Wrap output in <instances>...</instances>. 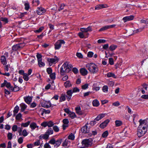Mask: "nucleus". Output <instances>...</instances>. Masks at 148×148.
<instances>
[{
  "instance_id": "obj_1",
  "label": "nucleus",
  "mask_w": 148,
  "mask_h": 148,
  "mask_svg": "<svg viewBox=\"0 0 148 148\" xmlns=\"http://www.w3.org/2000/svg\"><path fill=\"white\" fill-rule=\"evenodd\" d=\"M72 67V66L69 64V62H65L61 68V75H64L66 73L69 72L71 70Z\"/></svg>"
},
{
  "instance_id": "obj_2",
  "label": "nucleus",
  "mask_w": 148,
  "mask_h": 148,
  "mask_svg": "<svg viewBox=\"0 0 148 148\" xmlns=\"http://www.w3.org/2000/svg\"><path fill=\"white\" fill-rule=\"evenodd\" d=\"M86 67L92 73H97L98 71V68L97 65L93 63L87 64Z\"/></svg>"
},
{
  "instance_id": "obj_3",
  "label": "nucleus",
  "mask_w": 148,
  "mask_h": 148,
  "mask_svg": "<svg viewBox=\"0 0 148 148\" xmlns=\"http://www.w3.org/2000/svg\"><path fill=\"white\" fill-rule=\"evenodd\" d=\"M92 140L91 138L86 139L83 140L82 142V148L90 147L92 144Z\"/></svg>"
},
{
  "instance_id": "obj_4",
  "label": "nucleus",
  "mask_w": 148,
  "mask_h": 148,
  "mask_svg": "<svg viewBox=\"0 0 148 148\" xmlns=\"http://www.w3.org/2000/svg\"><path fill=\"white\" fill-rule=\"evenodd\" d=\"M140 125L138 126L139 128L143 129H147V121L145 120L140 119L139 120Z\"/></svg>"
},
{
  "instance_id": "obj_5",
  "label": "nucleus",
  "mask_w": 148,
  "mask_h": 148,
  "mask_svg": "<svg viewBox=\"0 0 148 148\" xmlns=\"http://www.w3.org/2000/svg\"><path fill=\"white\" fill-rule=\"evenodd\" d=\"M25 44L24 43H20L13 45L12 47V49L13 50L16 51L19 50L22 48Z\"/></svg>"
},
{
  "instance_id": "obj_6",
  "label": "nucleus",
  "mask_w": 148,
  "mask_h": 148,
  "mask_svg": "<svg viewBox=\"0 0 148 148\" xmlns=\"http://www.w3.org/2000/svg\"><path fill=\"white\" fill-rule=\"evenodd\" d=\"M147 131V129H143L138 127L137 134L138 137H140L143 136Z\"/></svg>"
},
{
  "instance_id": "obj_7",
  "label": "nucleus",
  "mask_w": 148,
  "mask_h": 148,
  "mask_svg": "<svg viewBox=\"0 0 148 148\" xmlns=\"http://www.w3.org/2000/svg\"><path fill=\"white\" fill-rule=\"evenodd\" d=\"M65 42L62 40H58L55 44V49H59L61 46V45L64 44Z\"/></svg>"
},
{
  "instance_id": "obj_8",
  "label": "nucleus",
  "mask_w": 148,
  "mask_h": 148,
  "mask_svg": "<svg viewBox=\"0 0 148 148\" xmlns=\"http://www.w3.org/2000/svg\"><path fill=\"white\" fill-rule=\"evenodd\" d=\"M47 60L49 62V64L52 65V64H56L58 62V59L56 56H55L53 58H48Z\"/></svg>"
},
{
  "instance_id": "obj_9",
  "label": "nucleus",
  "mask_w": 148,
  "mask_h": 148,
  "mask_svg": "<svg viewBox=\"0 0 148 148\" xmlns=\"http://www.w3.org/2000/svg\"><path fill=\"white\" fill-rule=\"evenodd\" d=\"M8 56V53L7 52H5L4 55L2 56L1 58V62L3 64H7L6 60V58H7Z\"/></svg>"
},
{
  "instance_id": "obj_10",
  "label": "nucleus",
  "mask_w": 148,
  "mask_h": 148,
  "mask_svg": "<svg viewBox=\"0 0 148 148\" xmlns=\"http://www.w3.org/2000/svg\"><path fill=\"white\" fill-rule=\"evenodd\" d=\"M5 86L7 88L12 89L13 87L11 86V84L10 83L8 82L6 80H4L3 83H2L1 87H3Z\"/></svg>"
},
{
  "instance_id": "obj_11",
  "label": "nucleus",
  "mask_w": 148,
  "mask_h": 148,
  "mask_svg": "<svg viewBox=\"0 0 148 148\" xmlns=\"http://www.w3.org/2000/svg\"><path fill=\"white\" fill-rule=\"evenodd\" d=\"M90 127L86 125L83 127L81 129V131L84 134H87L89 133L90 131Z\"/></svg>"
},
{
  "instance_id": "obj_12",
  "label": "nucleus",
  "mask_w": 148,
  "mask_h": 148,
  "mask_svg": "<svg viewBox=\"0 0 148 148\" xmlns=\"http://www.w3.org/2000/svg\"><path fill=\"white\" fill-rule=\"evenodd\" d=\"M42 105L43 107L46 108H48L51 106L50 102L47 101H43Z\"/></svg>"
},
{
  "instance_id": "obj_13",
  "label": "nucleus",
  "mask_w": 148,
  "mask_h": 148,
  "mask_svg": "<svg viewBox=\"0 0 148 148\" xmlns=\"http://www.w3.org/2000/svg\"><path fill=\"white\" fill-rule=\"evenodd\" d=\"M134 16L133 15H130L129 16H127L123 17V20L124 21V23L127 21H130L133 19Z\"/></svg>"
},
{
  "instance_id": "obj_14",
  "label": "nucleus",
  "mask_w": 148,
  "mask_h": 148,
  "mask_svg": "<svg viewBox=\"0 0 148 148\" xmlns=\"http://www.w3.org/2000/svg\"><path fill=\"white\" fill-rule=\"evenodd\" d=\"M109 122L110 121L108 119L106 120L100 124L99 126L102 129L104 128L107 126Z\"/></svg>"
},
{
  "instance_id": "obj_15",
  "label": "nucleus",
  "mask_w": 148,
  "mask_h": 148,
  "mask_svg": "<svg viewBox=\"0 0 148 148\" xmlns=\"http://www.w3.org/2000/svg\"><path fill=\"white\" fill-rule=\"evenodd\" d=\"M36 11L38 14L41 15L42 13L45 12L46 10L42 8H38Z\"/></svg>"
},
{
  "instance_id": "obj_16",
  "label": "nucleus",
  "mask_w": 148,
  "mask_h": 148,
  "mask_svg": "<svg viewBox=\"0 0 148 148\" xmlns=\"http://www.w3.org/2000/svg\"><path fill=\"white\" fill-rule=\"evenodd\" d=\"M80 29L82 32H87L92 30V28L90 26H89L87 28H82Z\"/></svg>"
},
{
  "instance_id": "obj_17",
  "label": "nucleus",
  "mask_w": 148,
  "mask_h": 148,
  "mask_svg": "<svg viewBox=\"0 0 148 148\" xmlns=\"http://www.w3.org/2000/svg\"><path fill=\"white\" fill-rule=\"evenodd\" d=\"M73 93L72 90H70L67 92V95L66 96V97L68 101H69L71 99Z\"/></svg>"
},
{
  "instance_id": "obj_18",
  "label": "nucleus",
  "mask_w": 148,
  "mask_h": 148,
  "mask_svg": "<svg viewBox=\"0 0 148 148\" xmlns=\"http://www.w3.org/2000/svg\"><path fill=\"white\" fill-rule=\"evenodd\" d=\"M24 99L26 103L27 104H29L32 101V97L31 96H27L24 97Z\"/></svg>"
},
{
  "instance_id": "obj_19",
  "label": "nucleus",
  "mask_w": 148,
  "mask_h": 148,
  "mask_svg": "<svg viewBox=\"0 0 148 148\" xmlns=\"http://www.w3.org/2000/svg\"><path fill=\"white\" fill-rule=\"evenodd\" d=\"M105 116V114H101L98 115L96 118H95L93 121V123L96 122L97 121H98L102 119Z\"/></svg>"
},
{
  "instance_id": "obj_20",
  "label": "nucleus",
  "mask_w": 148,
  "mask_h": 148,
  "mask_svg": "<svg viewBox=\"0 0 148 148\" xmlns=\"http://www.w3.org/2000/svg\"><path fill=\"white\" fill-rule=\"evenodd\" d=\"M76 112L78 114L82 115L84 113V112L81 110L80 108L79 107H77L75 108Z\"/></svg>"
},
{
  "instance_id": "obj_21",
  "label": "nucleus",
  "mask_w": 148,
  "mask_h": 148,
  "mask_svg": "<svg viewBox=\"0 0 148 148\" xmlns=\"http://www.w3.org/2000/svg\"><path fill=\"white\" fill-rule=\"evenodd\" d=\"M80 71L81 74L84 76L86 75L88 73V71L87 70L84 68L81 69Z\"/></svg>"
},
{
  "instance_id": "obj_22",
  "label": "nucleus",
  "mask_w": 148,
  "mask_h": 148,
  "mask_svg": "<svg viewBox=\"0 0 148 148\" xmlns=\"http://www.w3.org/2000/svg\"><path fill=\"white\" fill-rule=\"evenodd\" d=\"M105 5L107 6L106 5H105L103 4H100L97 5L95 6V9L96 10H99L102 8H105L106 7V6Z\"/></svg>"
},
{
  "instance_id": "obj_23",
  "label": "nucleus",
  "mask_w": 148,
  "mask_h": 148,
  "mask_svg": "<svg viewBox=\"0 0 148 148\" xmlns=\"http://www.w3.org/2000/svg\"><path fill=\"white\" fill-rule=\"evenodd\" d=\"M30 127L32 130H33L36 128H38V126H37L36 124L35 123L33 122L31 123L30 125Z\"/></svg>"
},
{
  "instance_id": "obj_24",
  "label": "nucleus",
  "mask_w": 148,
  "mask_h": 148,
  "mask_svg": "<svg viewBox=\"0 0 148 148\" xmlns=\"http://www.w3.org/2000/svg\"><path fill=\"white\" fill-rule=\"evenodd\" d=\"M3 68L4 71L5 72H8L9 70V69L10 68V64H3Z\"/></svg>"
},
{
  "instance_id": "obj_25",
  "label": "nucleus",
  "mask_w": 148,
  "mask_h": 148,
  "mask_svg": "<svg viewBox=\"0 0 148 148\" xmlns=\"http://www.w3.org/2000/svg\"><path fill=\"white\" fill-rule=\"evenodd\" d=\"M49 135L46 132L44 134H42L39 136V138L40 139L43 138L45 139H47L48 138Z\"/></svg>"
},
{
  "instance_id": "obj_26",
  "label": "nucleus",
  "mask_w": 148,
  "mask_h": 148,
  "mask_svg": "<svg viewBox=\"0 0 148 148\" xmlns=\"http://www.w3.org/2000/svg\"><path fill=\"white\" fill-rule=\"evenodd\" d=\"M20 106L21 107V111L22 112L24 111L27 107V106L24 103L20 104Z\"/></svg>"
},
{
  "instance_id": "obj_27",
  "label": "nucleus",
  "mask_w": 148,
  "mask_h": 148,
  "mask_svg": "<svg viewBox=\"0 0 148 148\" xmlns=\"http://www.w3.org/2000/svg\"><path fill=\"white\" fill-rule=\"evenodd\" d=\"M92 103L93 105L94 106L97 107L99 105V102L97 99H95L93 100Z\"/></svg>"
},
{
  "instance_id": "obj_28",
  "label": "nucleus",
  "mask_w": 148,
  "mask_h": 148,
  "mask_svg": "<svg viewBox=\"0 0 148 148\" xmlns=\"http://www.w3.org/2000/svg\"><path fill=\"white\" fill-rule=\"evenodd\" d=\"M64 86L66 88H67L71 87L72 84L69 81H67L64 83Z\"/></svg>"
},
{
  "instance_id": "obj_29",
  "label": "nucleus",
  "mask_w": 148,
  "mask_h": 148,
  "mask_svg": "<svg viewBox=\"0 0 148 148\" xmlns=\"http://www.w3.org/2000/svg\"><path fill=\"white\" fill-rule=\"evenodd\" d=\"M115 125L116 127H119L121 126L123 124L122 122L120 120H116L115 122Z\"/></svg>"
},
{
  "instance_id": "obj_30",
  "label": "nucleus",
  "mask_w": 148,
  "mask_h": 148,
  "mask_svg": "<svg viewBox=\"0 0 148 148\" xmlns=\"http://www.w3.org/2000/svg\"><path fill=\"white\" fill-rule=\"evenodd\" d=\"M30 123V122L29 121L25 123H22L21 124V126L25 127H27L29 125Z\"/></svg>"
},
{
  "instance_id": "obj_31",
  "label": "nucleus",
  "mask_w": 148,
  "mask_h": 148,
  "mask_svg": "<svg viewBox=\"0 0 148 148\" xmlns=\"http://www.w3.org/2000/svg\"><path fill=\"white\" fill-rule=\"evenodd\" d=\"M107 76L108 77H112L114 78H116V76H115L114 73L111 72L107 74Z\"/></svg>"
},
{
  "instance_id": "obj_32",
  "label": "nucleus",
  "mask_w": 148,
  "mask_h": 148,
  "mask_svg": "<svg viewBox=\"0 0 148 148\" xmlns=\"http://www.w3.org/2000/svg\"><path fill=\"white\" fill-rule=\"evenodd\" d=\"M117 47V46L116 45H112L110 47L109 49L111 51H113L115 50Z\"/></svg>"
},
{
  "instance_id": "obj_33",
  "label": "nucleus",
  "mask_w": 148,
  "mask_h": 148,
  "mask_svg": "<svg viewBox=\"0 0 148 148\" xmlns=\"http://www.w3.org/2000/svg\"><path fill=\"white\" fill-rule=\"evenodd\" d=\"M69 116L72 119H73L76 117V115L75 113L73 112H71L69 114Z\"/></svg>"
},
{
  "instance_id": "obj_34",
  "label": "nucleus",
  "mask_w": 148,
  "mask_h": 148,
  "mask_svg": "<svg viewBox=\"0 0 148 148\" xmlns=\"http://www.w3.org/2000/svg\"><path fill=\"white\" fill-rule=\"evenodd\" d=\"M108 88L107 86L105 85L102 88V90L105 92H107L108 91Z\"/></svg>"
},
{
  "instance_id": "obj_35",
  "label": "nucleus",
  "mask_w": 148,
  "mask_h": 148,
  "mask_svg": "<svg viewBox=\"0 0 148 148\" xmlns=\"http://www.w3.org/2000/svg\"><path fill=\"white\" fill-rule=\"evenodd\" d=\"M62 139H60L56 141L55 144H56V145L57 147L59 146L60 145L62 142Z\"/></svg>"
},
{
  "instance_id": "obj_36",
  "label": "nucleus",
  "mask_w": 148,
  "mask_h": 148,
  "mask_svg": "<svg viewBox=\"0 0 148 148\" xmlns=\"http://www.w3.org/2000/svg\"><path fill=\"white\" fill-rule=\"evenodd\" d=\"M46 133L49 135L52 134H53V131L51 128H50L47 130Z\"/></svg>"
},
{
  "instance_id": "obj_37",
  "label": "nucleus",
  "mask_w": 148,
  "mask_h": 148,
  "mask_svg": "<svg viewBox=\"0 0 148 148\" xmlns=\"http://www.w3.org/2000/svg\"><path fill=\"white\" fill-rule=\"evenodd\" d=\"M68 138L71 140H73L75 138V136L73 134L71 133L68 136Z\"/></svg>"
},
{
  "instance_id": "obj_38",
  "label": "nucleus",
  "mask_w": 148,
  "mask_h": 148,
  "mask_svg": "<svg viewBox=\"0 0 148 148\" xmlns=\"http://www.w3.org/2000/svg\"><path fill=\"white\" fill-rule=\"evenodd\" d=\"M38 63L39 66L40 67L44 66L45 65V63L42 62V60L38 61Z\"/></svg>"
},
{
  "instance_id": "obj_39",
  "label": "nucleus",
  "mask_w": 148,
  "mask_h": 148,
  "mask_svg": "<svg viewBox=\"0 0 148 148\" xmlns=\"http://www.w3.org/2000/svg\"><path fill=\"white\" fill-rule=\"evenodd\" d=\"M109 27L108 25H106L101 28L99 30V31L105 30L108 29H109Z\"/></svg>"
},
{
  "instance_id": "obj_40",
  "label": "nucleus",
  "mask_w": 148,
  "mask_h": 148,
  "mask_svg": "<svg viewBox=\"0 0 148 148\" xmlns=\"http://www.w3.org/2000/svg\"><path fill=\"white\" fill-rule=\"evenodd\" d=\"M108 134V131L104 132L102 134V136L103 138H106Z\"/></svg>"
},
{
  "instance_id": "obj_41",
  "label": "nucleus",
  "mask_w": 148,
  "mask_h": 148,
  "mask_svg": "<svg viewBox=\"0 0 148 148\" xmlns=\"http://www.w3.org/2000/svg\"><path fill=\"white\" fill-rule=\"evenodd\" d=\"M19 110V108L18 106H16L14 108V110L13 111V112L15 114H16L18 113V110Z\"/></svg>"
},
{
  "instance_id": "obj_42",
  "label": "nucleus",
  "mask_w": 148,
  "mask_h": 148,
  "mask_svg": "<svg viewBox=\"0 0 148 148\" xmlns=\"http://www.w3.org/2000/svg\"><path fill=\"white\" fill-rule=\"evenodd\" d=\"M45 109L43 108H41L39 111V113L41 115L43 116V114L45 113Z\"/></svg>"
},
{
  "instance_id": "obj_43",
  "label": "nucleus",
  "mask_w": 148,
  "mask_h": 148,
  "mask_svg": "<svg viewBox=\"0 0 148 148\" xmlns=\"http://www.w3.org/2000/svg\"><path fill=\"white\" fill-rule=\"evenodd\" d=\"M36 57L38 59V61H40V60H42V56L40 54L38 53H37L36 55Z\"/></svg>"
},
{
  "instance_id": "obj_44",
  "label": "nucleus",
  "mask_w": 148,
  "mask_h": 148,
  "mask_svg": "<svg viewBox=\"0 0 148 148\" xmlns=\"http://www.w3.org/2000/svg\"><path fill=\"white\" fill-rule=\"evenodd\" d=\"M44 27H40L38 29L34 31V32L36 33H38L41 32L42 30L44 29Z\"/></svg>"
},
{
  "instance_id": "obj_45",
  "label": "nucleus",
  "mask_w": 148,
  "mask_h": 148,
  "mask_svg": "<svg viewBox=\"0 0 148 148\" xmlns=\"http://www.w3.org/2000/svg\"><path fill=\"white\" fill-rule=\"evenodd\" d=\"M54 125L53 122L51 121L47 122V126L49 127H52Z\"/></svg>"
},
{
  "instance_id": "obj_46",
  "label": "nucleus",
  "mask_w": 148,
  "mask_h": 148,
  "mask_svg": "<svg viewBox=\"0 0 148 148\" xmlns=\"http://www.w3.org/2000/svg\"><path fill=\"white\" fill-rule=\"evenodd\" d=\"M23 78L26 81H27L29 80V77L27 73H25L23 75Z\"/></svg>"
},
{
  "instance_id": "obj_47",
  "label": "nucleus",
  "mask_w": 148,
  "mask_h": 148,
  "mask_svg": "<svg viewBox=\"0 0 148 148\" xmlns=\"http://www.w3.org/2000/svg\"><path fill=\"white\" fill-rule=\"evenodd\" d=\"M145 26H143L142 27L140 28L139 29H137L134 31L135 33H137L138 32H141L145 28Z\"/></svg>"
},
{
  "instance_id": "obj_48",
  "label": "nucleus",
  "mask_w": 148,
  "mask_h": 148,
  "mask_svg": "<svg viewBox=\"0 0 148 148\" xmlns=\"http://www.w3.org/2000/svg\"><path fill=\"white\" fill-rule=\"evenodd\" d=\"M50 78L52 79H55V73H51L50 75Z\"/></svg>"
},
{
  "instance_id": "obj_49",
  "label": "nucleus",
  "mask_w": 148,
  "mask_h": 148,
  "mask_svg": "<svg viewBox=\"0 0 148 148\" xmlns=\"http://www.w3.org/2000/svg\"><path fill=\"white\" fill-rule=\"evenodd\" d=\"M1 21H3L5 23H7L8 22V20L6 18H1Z\"/></svg>"
},
{
  "instance_id": "obj_50",
  "label": "nucleus",
  "mask_w": 148,
  "mask_h": 148,
  "mask_svg": "<svg viewBox=\"0 0 148 148\" xmlns=\"http://www.w3.org/2000/svg\"><path fill=\"white\" fill-rule=\"evenodd\" d=\"M65 99L66 98L65 96L64 95H62L60 98V100L61 101H65Z\"/></svg>"
},
{
  "instance_id": "obj_51",
  "label": "nucleus",
  "mask_w": 148,
  "mask_h": 148,
  "mask_svg": "<svg viewBox=\"0 0 148 148\" xmlns=\"http://www.w3.org/2000/svg\"><path fill=\"white\" fill-rule=\"evenodd\" d=\"M89 85L88 84H86L82 86V88L83 89L85 90L88 88Z\"/></svg>"
},
{
  "instance_id": "obj_52",
  "label": "nucleus",
  "mask_w": 148,
  "mask_h": 148,
  "mask_svg": "<svg viewBox=\"0 0 148 148\" xmlns=\"http://www.w3.org/2000/svg\"><path fill=\"white\" fill-rule=\"evenodd\" d=\"M109 64L111 65H113L114 64V60L113 58H110L109 59Z\"/></svg>"
},
{
  "instance_id": "obj_53",
  "label": "nucleus",
  "mask_w": 148,
  "mask_h": 148,
  "mask_svg": "<svg viewBox=\"0 0 148 148\" xmlns=\"http://www.w3.org/2000/svg\"><path fill=\"white\" fill-rule=\"evenodd\" d=\"M83 32H80L78 33L79 36L81 38H83L84 37V35Z\"/></svg>"
},
{
  "instance_id": "obj_54",
  "label": "nucleus",
  "mask_w": 148,
  "mask_h": 148,
  "mask_svg": "<svg viewBox=\"0 0 148 148\" xmlns=\"http://www.w3.org/2000/svg\"><path fill=\"white\" fill-rule=\"evenodd\" d=\"M56 141L54 138L51 139L49 142V143L52 145H54Z\"/></svg>"
},
{
  "instance_id": "obj_55",
  "label": "nucleus",
  "mask_w": 148,
  "mask_h": 148,
  "mask_svg": "<svg viewBox=\"0 0 148 148\" xmlns=\"http://www.w3.org/2000/svg\"><path fill=\"white\" fill-rule=\"evenodd\" d=\"M53 129L55 132H58L59 130L58 127L57 126H54L53 127Z\"/></svg>"
},
{
  "instance_id": "obj_56",
  "label": "nucleus",
  "mask_w": 148,
  "mask_h": 148,
  "mask_svg": "<svg viewBox=\"0 0 148 148\" xmlns=\"http://www.w3.org/2000/svg\"><path fill=\"white\" fill-rule=\"evenodd\" d=\"M93 55V53L91 51L89 52L87 54V56L89 58H91L92 57Z\"/></svg>"
},
{
  "instance_id": "obj_57",
  "label": "nucleus",
  "mask_w": 148,
  "mask_h": 148,
  "mask_svg": "<svg viewBox=\"0 0 148 148\" xmlns=\"http://www.w3.org/2000/svg\"><path fill=\"white\" fill-rule=\"evenodd\" d=\"M28 134V133L27 132V131L25 130H24L22 132V135L24 136H27Z\"/></svg>"
},
{
  "instance_id": "obj_58",
  "label": "nucleus",
  "mask_w": 148,
  "mask_h": 148,
  "mask_svg": "<svg viewBox=\"0 0 148 148\" xmlns=\"http://www.w3.org/2000/svg\"><path fill=\"white\" fill-rule=\"evenodd\" d=\"M108 84L109 86H112L114 85V82L112 81H109L108 82Z\"/></svg>"
},
{
  "instance_id": "obj_59",
  "label": "nucleus",
  "mask_w": 148,
  "mask_h": 148,
  "mask_svg": "<svg viewBox=\"0 0 148 148\" xmlns=\"http://www.w3.org/2000/svg\"><path fill=\"white\" fill-rule=\"evenodd\" d=\"M23 138L22 137H20L18 140V142L20 144H21L23 143Z\"/></svg>"
},
{
  "instance_id": "obj_60",
  "label": "nucleus",
  "mask_w": 148,
  "mask_h": 148,
  "mask_svg": "<svg viewBox=\"0 0 148 148\" xmlns=\"http://www.w3.org/2000/svg\"><path fill=\"white\" fill-rule=\"evenodd\" d=\"M79 89L77 87L74 88H73V89L72 90V92L73 93L79 92Z\"/></svg>"
},
{
  "instance_id": "obj_61",
  "label": "nucleus",
  "mask_w": 148,
  "mask_h": 148,
  "mask_svg": "<svg viewBox=\"0 0 148 148\" xmlns=\"http://www.w3.org/2000/svg\"><path fill=\"white\" fill-rule=\"evenodd\" d=\"M12 134L11 133H8V139L11 140L12 138Z\"/></svg>"
},
{
  "instance_id": "obj_62",
  "label": "nucleus",
  "mask_w": 148,
  "mask_h": 148,
  "mask_svg": "<svg viewBox=\"0 0 148 148\" xmlns=\"http://www.w3.org/2000/svg\"><path fill=\"white\" fill-rule=\"evenodd\" d=\"M52 71V69L51 68H49L47 69V72L48 74H51Z\"/></svg>"
},
{
  "instance_id": "obj_63",
  "label": "nucleus",
  "mask_w": 148,
  "mask_h": 148,
  "mask_svg": "<svg viewBox=\"0 0 148 148\" xmlns=\"http://www.w3.org/2000/svg\"><path fill=\"white\" fill-rule=\"evenodd\" d=\"M141 97L142 99H148V95H143L141 96Z\"/></svg>"
},
{
  "instance_id": "obj_64",
  "label": "nucleus",
  "mask_w": 148,
  "mask_h": 148,
  "mask_svg": "<svg viewBox=\"0 0 148 148\" xmlns=\"http://www.w3.org/2000/svg\"><path fill=\"white\" fill-rule=\"evenodd\" d=\"M21 117V114L19 113L16 116V118L17 120H20Z\"/></svg>"
}]
</instances>
